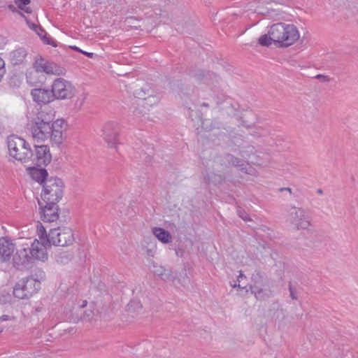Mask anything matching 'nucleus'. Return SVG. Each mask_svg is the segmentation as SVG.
<instances>
[{
  "instance_id": "f257e3e1",
  "label": "nucleus",
  "mask_w": 358,
  "mask_h": 358,
  "mask_svg": "<svg viewBox=\"0 0 358 358\" xmlns=\"http://www.w3.org/2000/svg\"><path fill=\"white\" fill-rule=\"evenodd\" d=\"M54 117L50 109L43 108L38 111L28 124V130L34 142L42 143L50 139L56 145L62 143L64 121L58 119L53 122Z\"/></svg>"
},
{
  "instance_id": "f03ea898",
  "label": "nucleus",
  "mask_w": 358,
  "mask_h": 358,
  "mask_svg": "<svg viewBox=\"0 0 358 358\" xmlns=\"http://www.w3.org/2000/svg\"><path fill=\"white\" fill-rule=\"evenodd\" d=\"M7 145L9 155L24 166H28L34 155L30 145L24 138L16 135L8 137Z\"/></svg>"
},
{
  "instance_id": "7ed1b4c3",
  "label": "nucleus",
  "mask_w": 358,
  "mask_h": 358,
  "mask_svg": "<svg viewBox=\"0 0 358 358\" xmlns=\"http://www.w3.org/2000/svg\"><path fill=\"white\" fill-rule=\"evenodd\" d=\"M268 34L272 35L275 43L285 47L292 45L299 38V31L294 25L282 22L273 24L268 30Z\"/></svg>"
},
{
  "instance_id": "20e7f679",
  "label": "nucleus",
  "mask_w": 358,
  "mask_h": 358,
  "mask_svg": "<svg viewBox=\"0 0 358 358\" xmlns=\"http://www.w3.org/2000/svg\"><path fill=\"white\" fill-rule=\"evenodd\" d=\"M64 182L57 177H51L45 180L43 185V191L41 194L44 202H59L64 194Z\"/></svg>"
},
{
  "instance_id": "39448f33",
  "label": "nucleus",
  "mask_w": 358,
  "mask_h": 358,
  "mask_svg": "<svg viewBox=\"0 0 358 358\" xmlns=\"http://www.w3.org/2000/svg\"><path fill=\"white\" fill-rule=\"evenodd\" d=\"M41 289V283L33 278L20 280L14 287L13 295L19 299H29Z\"/></svg>"
},
{
  "instance_id": "423d86ee",
  "label": "nucleus",
  "mask_w": 358,
  "mask_h": 358,
  "mask_svg": "<svg viewBox=\"0 0 358 358\" xmlns=\"http://www.w3.org/2000/svg\"><path fill=\"white\" fill-rule=\"evenodd\" d=\"M287 221L297 229H307L310 225V217L302 208L292 206L288 210Z\"/></svg>"
},
{
  "instance_id": "0eeeda50",
  "label": "nucleus",
  "mask_w": 358,
  "mask_h": 358,
  "mask_svg": "<svg viewBox=\"0 0 358 358\" xmlns=\"http://www.w3.org/2000/svg\"><path fill=\"white\" fill-rule=\"evenodd\" d=\"M74 241L73 231L68 227H58L50 229L46 243L57 246H67Z\"/></svg>"
},
{
  "instance_id": "6e6552de",
  "label": "nucleus",
  "mask_w": 358,
  "mask_h": 358,
  "mask_svg": "<svg viewBox=\"0 0 358 358\" xmlns=\"http://www.w3.org/2000/svg\"><path fill=\"white\" fill-rule=\"evenodd\" d=\"M33 67L37 73H45L46 74L57 76L64 75L66 73V69L64 67L54 62L46 59L42 56L36 57Z\"/></svg>"
},
{
  "instance_id": "1a4fd4ad",
  "label": "nucleus",
  "mask_w": 358,
  "mask_h": 358,
  "mask_svg": "<svg viewBox=\"0 0 358 358\" xmlns=\"http://www.w3.org/2000/svg\"><path fill=\"white\" fill-rule=\"evenodd\" d=\"M51 90L54 99H71L74 95V87L71 83L61 78L55 80Z\"/></svg>"
},
{
  "instance_id": "9d476101",
  "label": "nucleus",
  "mask_w": 358,
  "mask_h": 358,
  "mask_svg": "<svg viewBox=\"0 0 358 358\" xmlns=\"http://www.w3.org/2000/svg\"><path fill=\"white\" fill-rule=\"evenodd\" d=\"M120 127L115 121L107 122L102 128V136L110 148H114L117 150L118 135Z\"/></svg>"
},
{
  "instance_id": "9b49d317",
  "label": "nucleus",
  "mask_w": 358,
  "mask_h": 358,
  "mask_svg": "<svg viewBox=\"0 0 358 358\" xmlns=\"http://www.w3.org/2000/svg\"><path fill=\"white\" fill-rule=\"evenodd\" d=\"M32 263L29 243H23L17 249L13 256V264L14 267L20 269L27 266Z\"/></svg>"
},
{
  "instance_id": "f8f14e48",
  "label": "nucleus",
  "mask_w": 358,
  "mask_h": 358,
  "mask_svg": "<svg viewBox=\"0 0 358 358\" xmlns=\"http://www.w3.org/2000/svg\"><path fill=\"white\" fill-rule=\"evenodd\" d=\"M35 151L34 152V155L31 157V161L29 166H46L49 164L52 159V156L50 152V148L48 145H35L34 146Z\"/></svg>"
},
{
  "instance_id": "ddd939ff",
  "label": "nucleus",
  "mask_w": 358,
  "mask_h": 358,
  "mask_svg": "<svg viewBox=\"0 0 358 358\" xmlns=\"http://www.w3.org/2000/svg\"><path fill=\"white\" fill-rule=\"evenodd\" d=\"M50 245L51 244L41 242L37 239H35L31 244H29L31 261L45 262L48 258L47 245Z\"/></svg>"
},
{
  "instance_id": "4468645a",
  "label": "nucleus",
  "mask_w": 358,
  "mask_h": 358,
  "mask_svg": "<svg viewBox=\"0 0 358 358\" xmlns=\"http://www.w3.org/2000/svg\"><path fill=\"white\" fill-rule=\"evenodd\" d=\"M45 203V205L43 206L41 203L39 202V205L41 206V219L44 222H53L55 221H57L59 218V208L57 205L58 202Z\"/></svg>"
},
{
  "instance_id": "2eb2a0df",
  "label": "nucleus",
  "mask_w": 358,
  "mask_h": 358,
  "mask_svg": "<svg viewBox=\"0 0 358 358\" xmlns=\"http://www.w3.org/2000/svg\"><path fill=\"white\" fill-rule=\"evenodd\" d=\"M33 100L38 104H46L54 100L51 90L36 88L31 91Z\"/></svg>"
},
{
  "instance_id": "dca6fc26",
  "label": "nucleus",
  "mask_w": 358,
  "mask_h": 358,
  "mask_svg": "<svg viewBox=\"0 0 358 358\" xmlns=\"http://www.w3.org/2000/svg\"><path fill=\"white\" fill-rule=\"evenodd\" d=\"M146 89L141 88L140 90H136L135 92V94L136 97L138 99L139 103L137 104L138 106H142L144 108L147 107V110H149V107L152 106L154 105H156L159 101V99L158 96L153 94H148V96H145Z\"/></svg>"
},
{
  "instance_id": "f3484780",
  "label": "nucleus",
  "mask_w": 358,
  "mask_h": 358,
  "mask_svg": "<svg viewBox=\"0 0 358 358\" xmlns=\"http://www.w3.org/2000/svg\"><path fill=\"white\" fill-rule=\"evenodd\" d=\"M15 250V245L7 238H0V258L2 262H8L10 259Z\"/></svg>"
},
{
  "instance_id": "a211bd4d",
  "label": "nucleus",
  "mask_w": 358,
  "mask_h": 358,
  "mask_svg": "<svg viewBox=\"0 0 358 358\" xmlns=\"http://www.w3.org/2000/svg\"><path fill=\"white\" fill-rule=\"evenodd\" d=\"M25 20L29 27L38 34L44 43L52 47L57 46V42L50 37H47L46 31L40 25L31 22L27 17H25Z\"/></svg>"
},
{
  "instance_id": "6ab92c4d",
  "label": "nucleus",
  "mask_w": 358,
  "mask_h": 358,
  "mask_svg": "<svg viewBox=\"0 0 358 358\" xmlns=\"http://www.w3.org/2000/svg\"><path fill=\"white\" fill-rule=\"evenodd\" d=\"M27 57V50L23 48H19L10 53V61L14 66L20 65L26 62Z\"/></svg>"
},
{
  "instance_id": "aec40b11",
  "label": "nucleus",
  "mask_w": 358,
  "mask_h": 358,
  "mask_svg": "<svg viewBox=\"0 0 358 358\" xmlns=\"http://www.w3.org/2000/svg\"><path fill=\"white\" fill-rule=\"evenodd\" d=\"M32 166H33L28 165L26 166L31 178L41 184H44L45 180L48 179L47 171L45 169H38L36 168L34 165Z\"/></svg>"
},
{
  "instance_id": "412c9836",
  "label": "nucleus",
  "mask_w": 358,
  "mask_h": 358,
  "mask_svg": "<svg viewBox=\"0 0 358 358\" xmlns=\"http://www.w3.org/2000/svg\"><path fill=\"white\" fill-rule=\"evenodd\" d=\"M222 160L224 163L226 164V166L232 165L238 168L243 173H248L247 168L245 166L244 162H243L242 159L236 157H234L231 154H226L223 157Z\"/></svg>"
},
{
  "instance_id": "4be33fe9",
  "label": "nucleus",
  "mask_w": 358,
  "mask_h": 358,
  "mask_svg": "<svg viewBox=\"0 0 358 358\" xmlns=\"http://www.w3.org/2000/svg\"><path fill=\"white\" fill-rule=\"evenodd\" d=\"M152 233L155 236L163 243H169L171 242L172 237L171 234L162 228L155 227L152 229Z\"/></svg>"
},
{
  "instance_id": "5701e85b",
  "label": "nucleus",
  "mask_w": 358,
  "mask_h": 358,
  "mask_svg": "<svg viewBox=\"0 0 358 358\" xmlns=\"http://www.w3.org/2000/svg\"><path fill=\"white\" fill-rule=\"evenodd\" d=\"M250 289L257 300L264 301L272 296V292L270 289L259 288L257 285L251 286Z\"/></svg>"
},
{
  "instance_id": "b1692460",
  "label": "nucleus",
  "mask_w": 358,
  "mask_h": 358,
  "mask_svg": "<svg viewBox=\"0 0 358 358\" xmlns=\"http://www.w3.org/2000/svg\"><path fill=\"white\" fill-rule=\"evenodd\" d=\"M73 257V253L63 250H59L55 253V259L57 263L61 264H68Z\"/></svg>"
},
{
  "instance_id": "393cba45",
  "label": "nucleus",
  "mask_w": 358,
  "mask_h": 358,
  "mask_svg": "<svg viewBox=\"0 0 358 358\" xmlns=\"http://www.w3.org/2000/svg\"><path fill=\"white\" fill-rule=\"evenodd\" d=\"M155 273L159 275L163 280H169L172 279L171 272L162 266L157 267Z\"/></svg>"
},
{
  "instance_id": "a878e982",
  "label": "nucleus",
  "mask_w": 358,
  "mask_h": 358,
  "mask_svg": "<svg viewBox=\"0 0 358 358\" xmlns=\"http://www.w3.org/2000/svg\"><path fill=\"white\" fill-rule=\"evenodd\" d=\"M256 149L252 145H247L243 148L240 151V155L245 159L250 158L251 155L256 153Z\"/></svg>"
},
{
  "instance_id": "bb28decb",
  "label": "nucleus",
  "mask_w": 358,
  "mask_h": 358,
  "mask_svg": "<svg viewBox=\"0 0 358 358\" xmlns=\"http://www.w3.org/2000/svg\"><path fill=\"white\" fill-rule=\"evenodd\" d=\"M15 3L22 10H24L27 13H31V9L27 6L30 3V0H15Z\"/></svg>"
},
{
  "instance_id": "cd10ccee",
  "label": "nucleus",
  "mask_w": 358,
  "mask_h": 358,
  "mask_svg": "<svg viewBox=\"0 0 358 358\" xmlns=\"http://www.w3.org/2000/svg\"><path fill=\"white\" fill-rule=\"evenodd\" d=\"M259 43L262 46H269L272 42L274 43V39L271 34L262 35L258 40Z\"/></svg>"
},
{
  "instance_id": "c85d7f7f",
  "label": "nucleus",
  "mask_w": 358,
  "mask_h": 358,
  "mask_svg": "<svg viewBox=\"0 0 358 358\" xmlns=\"http://www.w3.org/2000/svg\"><path fill=\"white\" fill-rule=\"evenodd\" d=\"M37 232L41 240L40 241L45 242L46 243V240L48 238V234H47L45 227L41 224L37 225Z\"/></svg>"
},
{
  "instance_id": "c756f323",
  "label": "nucleus",
  "mask_w": 358,
  "mask_h": 358,
  "mask_svg": "<svg viewBox=\"0 0 358 358\" xmlns=\"http://www.w3.org/2000/svg\"><path fill=\"white\" fill-rule=\"evenodd\" d=\"M269 134L268 131L262 127H255V130L251 133L255 137L266 136Z\"/></svg>"
},
{
  "instance_id": "7c9ffc66",
  "label": "nucleus",
  "mask_w": 358,
  "mask_h": 358,
  "mask_svg": "<svg viewBox=\"0 0 358 358\" xmlns=\"http://www.w3.org/2000/svg\"><path fill=\"white\" fill-rule=\"evenodd\" d=\"M199 120L201 121L202 127H203V129L207 131H211L216 127H217V128L219 127L220 123L217 121H215L214 123L212 122L210 126H208L207 124V123L208 122V120H203L201 117H199Z\"/></svg>"
},
{
  "instance_id": "2f4dec72",
  "label": "nucleus",
  "mask_w": 358,
  "mask_h": 358,
  "mask_svg": "<svg viewBox=\"0 0 358 358\" xmlns=\"http://www.w3.org/2000/svg\"><path fill=\"white\" fill-rule=\"evenodd\" d=\"M192 75L198 80H203L207 76L211 77L213 74L210 73L209 72L205 73L203 70H198L196 71H193Z\"/></svg>"
},
{
  "instance_id": "473e14b6",
  "label": "nucleus",
  "mask_w": 358,
  "mask_h": 358,
  "mask_svg": "<svg viewBox=\"0 0 358 358\" xmlns=\"http://www.w3.org/2000/svg\"><path fill=\"white\" fill-rule=\"evenodd\" d=\"M252 281L256 285L257 284H261L263 281V275L259 271H255L251 277Z\"/></svg>"
},
{
  "instance_id": "72a5a7b5",
  "label": "nucleus",
  "mask_w": 358,
  "mask_h": 358,
  "mask_svg": "<svg viewBox=\"0 0 358 358\" xmlns=\"http://www.w3.org/2000/svg\"><path fill=\"white\" fill-rule=\"evenodd\" d=\"M288 288H289V296L291 297V299L292 300H297L298 296H297L296 289L295 287H294L292 286L291 282H289L288 284Z\"/></svg>"
},
{
  "instance_id": "f704fd0d",
  "label": "nucleus",
  "mask_w": 358,
  "mask_h": 358,
  "mask_svg": "<svg viewBox=\"0 0 358 358\" xmlns=\"http://www.w3.org/2000/svg\"><path fill=\"white\" fill-rule=\"evenodd\" d=\"M225 109L229 115H234L236 110L235 106L229 101L226 102Z\"/></svg>"
},
{
  "instance_id": "c9c22d12",
  "label": "nucleus",
  "mask_w": 358,
  "mask_h": 358,
  "mask_svg": "<svg viewBox=\"0 0 358 358\" xmlns=\"http://www.w3.org/2000/svg\"><path fill=\"white\" fill-rule=\"evenodd\" d=\"M93 316H94V313L92 310H86L84 312L82 318H83V320H85L87 321H91Z\"/></svg>"
},
{
  "instance_id": "e433bc0d",
  "label": "nucleus",
  "mask_w": 358,
  "mask_h": 358,
  "mask_svg": "<svg viewBox=\"0 0 358 358\" xmlns=\"http://www.w3.org/2000/svg\"><path fill=\"white\" fill-rule=\"evenodd\" d=\"M6 67H5V62L0 57V81L2 80L3 76L6 73Z\"/></svg>"
},
{
  "instance_id": "4c0bfd02",
  "label": "nucleus",
  "mask_w": 358,
  "mask_h": 358,
  "mask_svg": "<svg viewBox=\"0 0 358 358\" xmlns=\"http://www.w3.org/2000/svg\"><path fill=\"white\" fill-rule=\"evenodd\" d=\"M315 78L322 83H329L331 80V78L329 76L323 74H318Z\"/></svg>"
},
{
  "instance_id": "58836bf2",
  "label": "nucleus",
  "mask_w": 358,
  "mask_h": 358,
  "mask_svg": "<svg viewBox=\"0 0 358 358\" xmlns=\"http://www.w3.org/2000/svg\"><path fill=\"white\" fill-rule=\"evenodd\" d=\"M238 214L239 217H241L245 221L250 220L249 215L245 211L242 210L241 209L238 210Z\"/></svg>"
},
{
  "instance_id": "ea45409f",
  "label": "nucleus",
  "mask_w": 358,
  "mask_h": 358,
  "mask_svg": "<svg viewBox=\"0 0 358 358\" xmlns=\"http://www.w3.org/2000/svg\"><path fill=\"white\" fill-rule=\"evenodd\" d=\"M288 192L290 194H292V189L289 188V187H281L279 189V192Z\"/></svg>"
},
{
  "instance_id": "a19ab883",
  "label": "nucleus",
  "mask_w": 358,
  "mask_h": 358,
  "mask_svg": "<svg viewBox=\"0 0 358 358\" xmlns=\"http://www.w3.org/2000/svg\"><path fill=\"white\" fill-rule=\"evenodd\" d=\"M81 53L85 55H87L90 58H92L93 56H94V53H92V52H87L83 51V50H82Z\"/></svg>"
},
{
  "instance_id": "79ce46f5",
  "label": "nucleus",
  "mask_w": 358,
  "mask_h": 358,
  "mask_svg": "<svg viewBox=\"0 0 358 358\" xmlns=\"http://www.w3.org/2000/svg\"><path fill=\"white\" fill-rule=\"evenodd\" d=\"M8 8L12 12H16L17 9L13 4H9Z\"/></svg>"
},
{
  "instance_id": "37998d69",
  "label": "nucleus",
  "mask_w": 358,
  "mask_h": 358,
  "mask_svg": "<svg viewBox=\"0 0 358 358\" xmlns=\"http://www.w3.org/2000/svg\"><path fill=\"white\" fill-rule=\"evenodd\" d=\"M9 319H10V317L6 315H3L0 317V321H6V320H8Z\"/></svg>"
},
{
  "instance_id": "c03bdc74",
  "label": "nucleus",
  "mask_w": 358,
  "mask_h": 358,
  "mask_svg": "<svg viewBox=\"0 0 358 358\" xmlns=\"http://www.w3.org/2000/svg\"><path fill=\"white\" fill-rule=\"evenodd\" d=\"M31 75H32V73H29V75H27V79L28 83L33 84L34 82H32V80H31Z\"/></svg>"
},
{
  "instance_id": "a18cd8bd",
  "label": "nucleus",
  "mask_w": 358,
  "mask_h": 358,
  "mask_svg": "<svg viewBox=\"0 0 358 358\" xmlns=\"http://www.w3.org/2000/svg\"><path fill=\"white\" fill-rule=\"evenodd\" d=\"M133 113L136 115H142L143 114V111H141L139 110L138 108L135 109Z\"/></svg>"
},
{
  "instance_id": "49530a36",
  "label": "nucleus",
  "mask_w": 358,
  "mask_h": 358,
  "mask_svg": "<svg viewBox=\"0 0 358 358\" xmlns=\"http://www.w3.org/2000/svg\"><path fill=\"white\" fill-rule=\"evenodd\" d=\"M71 49L72 50H74L78 52H82V50H80L79 48L76 47V46H70Z\"/></svg>"
},
{
  "instance_id": "de8ad7c7",
  "label": "nucleus",
  "mask_w": 358,
  "mask_h": 358,
  "mask_svg": "<svg viewBox=\"0 0 358 358\" xmlns=\"http://www.w3.org/2000/svg\"><path fill=\"white\" fill-rule=\"evenodd\" d=\"M185 106L188 108V111H189V113H188V115H189V117L190 118H192V115L191 113L192 112V110L191 109V108H190V107H188L187 106Z\"/></svg>"
},
{
  "instance_id": "09e8293b",
  "label": "nucleus",
  "mask_w": 358,
  "mask_h": 358,
  "mask_svg": "<svg viewBox=\"0 0 358 358\" xmlns=\"http://www.w3.org/2000/svg\"><path fill=\"white\" fill-rule=\"evenodd\" d=\"M245 278V275L243 274V273L241 271H240V274L238 276V280L239 281V279L240 278Z\"/></svg>"
},
{
  "instance_id": "8fccbe9b",
  "label": "nucleus",
  "mask_w": 358,
  "mask_h": 358,
  "mask_svg": "<svg viewBox=\"0 0 358 358\" xmlns=\"http://www.w3.org/2000/svg\"><path fill=\"white\" fill-rule=\"evenodd\" d=\"M87 306V301H83L80 308H83Z\"/></svg>"
},
{
  "instance_id": "3c124183",
  "label": "nucleus",
  "mask_w": 358,
  "mask_h": 358,
  "mask_svg": "<svg viewBox=\"0 0 358 358\" xmlns=\"http://www.w3.org/2000/svg\"><path fill=\"white\" fill-rule=\"evenodd\" d=\"M242 125H243V127H245L246 128H251V126L248 125V124H245V122H243Z\"/></svg>"
},
{
  "instance_id": "603ef678",
  "label": "nucleus",
  "mask_w": 358,
  "mask_h": 358,
  "mask_svg": "<svg viewBox=\"0 0 358 358\" xmlns=\"http://www.w3.org/2000/svg\"><path fill=\"white\" fill-rule=\"evenodd\" d=\"M202 106L203 107H208L209 106V104L208 103H205L203 102L202 104H201Z\"/></svg>"
},
{
  "instance_id": "864d4df0",
  "label": "nucleus",
  "mask_w": 358,
  "mask_h": 358,
  "mask_svg": "<svg viewBox=\"0 0 358 358\" xmlns=\"http://www.w3.org/2000/svg\"><path fill=\"white\" fill-rule=\"evenodd\" d=\"M317 192L318 194H322V192H323L321 189H318Z\"/></svg>"
},
{
  "instance_id": "5fc2aeb1",
  "label": "nucleus",
  "mask_w": 358,
  "mask_h": 358,
  "mask_svg": "<svg viewBox=\"0 0 358 358\" xmlns=\"http://www.w3.org/2000/svg\"><path fill=\"white\" fill-rule=\"evenodd\" d=\"M236 286H238V287H241V285H240V284H238V285H234V287H236Z\"/></svg>"
},
{
  "instance_id": "6e6d98bb",
  "label": "nucleus",
  "mask_w": 358,
  "mask_h": 358,
  "mask_svg": "<svg viewBox=\"0 0 358 358\" xmlns=\"http://www.w3.org/2000/svg\"><path fill=\"white\" fill-rule=\"evenodd\" d=\"M2 331H3V329L0 328V333H1Z\"/></svg>"
}]
</instances>
